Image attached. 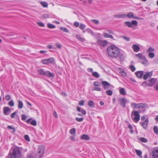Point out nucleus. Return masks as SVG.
Here are the masks:
<instances>
[{"mask_svg": "<svg viewBox=\"0 0 158 158\" xmlns=\"http://www.w3.org/2000/svg\"><path fill=\"white\" fill-rule=\"evenodd\" d=\"M107 52L109 56L112 58H116L120 54L119 48L114 45H112L108 47Z\"/></svg>", "mask_w": 158, "mask_h": 158, "instance_id": "f257e3e1", "label": "nucleus"}, {"mask_svg": "<svg viewBox=\"0 0 158 158\" xmlns=\"http://www.w3.org/2000/svg\"><path fill=\"white\" fill-rule=\"evenodd\" d=\"M21 148L18 147H14L13 152L8 155L9 158H21L22 154L20 151Z\"/></svg>", "mask_w": 158, "mask_h": 158, "instance_id": "f03ea898", "label": "nucleus"}, {"mask_svg": "<svg viewBox=\"0 0 158 158\" xmlns=\"http://www.w3.org/2000/svg\"><path fill=\"white\" fill-rule=\"evenodd\" d=\"M131 117L134 122L137 123L140 119V116L138 111L134 110L131 113Z\"/></svg>", "mask_w": 158, "mask_h": 158, "instance_id": "7ed1b4c3", "label": "nucleus"}, {"mask_svg": "<svg viewBox=\"0 0 158 158\" xmlns=\"http://www.w3.org/2000/svg\"><path fill=\"white\" fill-rule=\"evenodd\" d=\"M45 148L44 146L41 145L39 147L37 152L35 154V158H41L44 155Z\"/></svg>", "mask_w": 158, "mask_h": 158, "instance_id": "20e7f679", "label": "nucleus"}, {"mask_svg": "<svg viewBox=\"0 0 158 158\" xmlns=\"http://www.w3.org/2000/svg\"><path fill=\"white\" fill-rule=\"evenodd\" d=\"M38 73L42 75H46L48 77H54L53 73L49 72L48 71H45L43 69H40L38 70Z\"/></svg>", "mask_w": 158, "mask_h": 158, "instance_id": "39448f33", "label": "nucleus"}, {"mask_svg": "<svg viewBox=\"0 0 158 158\" xmlns=\"http://www.w3.org/2000/svg\"><path fill=\"white\" fill-rule=\"evenodd\" d=\"M124 24L127 27L129 28L133 27V26H137L138 24V23L136 20H134L131 22L126 21L125 22Z\"/></svg>", "mask_w": 158, "mask_h": 158, "instance_id": "423d86ee", "label": "nucleus"}, {"mask_svg": "<svg viewBox=\"0 0 158 158\" xmlns=\"http://www.w3.org/2000/svg\"><path fill=\"white\" fill-rule=\"evenodd\" d=\"M97 43L99 46L105 47L107 45L108 42L106 40H102L100 39L97 40Z\"/></svg>", "mask_w": 158, "mask_h": 158, "instance_id": "0eeeda50", "label": "nucleus"}, {"mask_svg": "<svg viewBox=\"0 0 158 158\" xmlns=\"http://www.w3.org/2000/svg\"><path fill=\"white\" fill-rule=\"evenodd\" d=\"M157 81V79L156 78H152L148 80L149 83L147 84V85L149 87H152L153 86Z\"/></svg>", "mask_w": 158, "mask_h": 158, "instance_id": "6e6552de", "label": "nucleus"}, {"mask_svg": "<svg viewBox=\"0 0 158 158\" xmlns=\"http://www.w3.org/2000/svg\"><path fill=\"white\" fill-rule=\"evenodd\" d=\"M148 118H147L143 122L141 123V122H140V124L143 129H146L148 128Z\"/></svg>", "mask_w": 158, "mask_h": 158, "instance_id": "1a4fd4ad", "label": "nucleus"}, {"mask_svg": "<svg viewBox=\"0 0 158 158\" xmlns=\"http://www.w3.org/2000/svg\"><path fill=\"white\" fill-rule=\"evenodd\" d=\"M54 61V58L51 57L48 59L43 60H42V62L43 64H47L49 63H52Z\"/></svg>", "mask_w": 158, "mask_h": 158, "instance_id": "9d476101", "label": "nucleus"}, {"mask_svg": "<svg viewBox=\"0 0 158 158\" xmlns=\"http://www.w3.org/2000/svg\"><path fill=\"white\" fill-rule=\"evenodd\" d=\"M102 83L103 86V88L105 90L109 89L110 86V84L109 82L106 81H102Z\"/></svg>", "mask_w": 158, "mask_h": 158, "instance_id": "9b49d317", "label": "nucleus"}, {"mask_svg": "<svg viewBox=\"0 0 158 158\" xmlns=\"http://www.w3.org/2000/svg\"><path fill=\"white\" fill-rule=\"evenodd\" d=\"M119 101L120 102V104L123 106V108H125L126 107L125 104L127 102V100L123 98H119Z\"/></svg>", "mask_w": 158, "mask_h": 158, "instance_id": "f8f14e48", "label": "nucleus"}, {"mask_svg": "<svg viewBox=\"0 0 158 158\" xmlns=\"http://www.w3.org/2000/svg\"><path fill=\"white\" fill-rule=\"evenodd\" d=\"M11 110L8 107H4L3 108L4 114L6 115H8L10 113Z\"/></svg>", "mask_w": 158, "mask_h": 158, "instance_id": "ddd939ff", "label": "nucleus"}, {"mask_svg": "<svg viewBox=\"0 0 158 158\" xmlns=\"http://www.w3.org/2000/svg\"><path fill=\"white\" fill-rule=\"evenodd\" d=\"M152 153L153 158H158V149H154Z\"/></svg>", "mask_w": 158, "mask_h": 158, "instance_id": "4468645a", "label": "nucleus"}, {"mask_svg": "<svg viewBox=\"0 0 158 158\" xmlns=\"http://www.w3.org/2000/svg\"><path fill=\"white\" fill-rule=\"evenodd\" d=\"M132 48L135 52H138L140 51L139 47L137 44H133L132 46Z\"/></svg>", "mask_w": 158, "mask_h": 158, "instance_id": "2eb2a0df", "label": "nucleus"}, {"mask_svg": "<svg viewBox=\"0 0 158 158\" xmlns=\"http://www.w3.org/2000/svg\"><path fill=\"white\" fill-rule=\"evenodd\" d=\"M135 74L138 78H141L143 76V71H138L135 73Z\"/></svg>", "mask_w": 158, "mask_h": 158, "instance_id": "dca6fc26", "label": "nucleus"}, {"mask_svg": "<svg viewBox=\"0 0 158 158\" xmlns=\"http://www.w3.org/2000/svg\"><path fill=\"white\" fill-rule=\"evenodd\" d=\"M124 15H125V18H128L129 19H134V17L135 16L133 13L131 12H130L127 13V14H124Z\"/></svg>", "mask_w": 158, "mask_h": 158, "instance_id": "f3484780", "label": "nucleus"}, {"mask_svg": "<svg viewBox=\"0 0 158 158\" xmlns=\"http://www.w3.org/2000/svg\"><path fill=\"white\" fill-rule=\"evenodd\" d=\"M152 75V73L151 72H147L145 73L143 76V78L144 80H146L148 77H150Z\"/></svg>", "mask_w": 158, "mask_h": 158, "instance_id": "a211bd4d", "label": "nucleus"}, {"mask_svg": "<svg viewBox=\"0 0 158 158\" xmlns=\"http://www.w3.org/2000/svg\"><path fill=\"white\" fill-rule=\"evenodd\" d=\"M103 36L105 38H110L112 39H114L113 36L107 33L103 32Z\"/></svg>", "mask_w": 158, "mask_h": 158, "instance_id": "6ab92c4d", "label": "nucleus"}, {"mask_svg": "<svg viewBox=\"0 0 158 158\" xmlns=\"http://www.w3.org/2000/svg\"><path fill=\"white\" fill-rule=\"evenodd\" d=\"M140 61L144 65H147L148 64V61L144 56L143 58H142L141 60H140Z\"/></svg>", "mask_w": 158, "mask_h": 158, "instance_id": "aec40b11", "label": "nucleus"}, {"mask_svg": "<svg viewBox=\"0 0 158 158\" xmlns=\"http://www.w3.org/2000/svg\"><path fill=\"white\" fill-rule=\"evenodd\" d=\"M81 138L82 139L85 140H88L89 139V137L87 135L83 134L82 135L81 137Z\"/></svg>", "mask_w": 158, "mask_h": 158, "instance_id": "412c9836", "label": "nucleus"}, {"mask_svg": "<svg viewBox=\"0 0 158 158\" xmlns=\"http://www.w3.org/2000/svg\"><path fill=\"white\" fill-rule=\"evenodd\" d=\"M124 14H118L115 15H114V17L115 18H125Z\"/></svg>", "mask_w": 158, "mask_h": 158, "instance_id": "4be33fe9", "label": "nucleus"}, {"mask_svg": "<svg viewBox=\"0 0 158 158\" xmlns=\"http://www.w3.org/2000/svg\"><path fill=\"white\" fill-rule=\"evenodd\" d=\"M148 105L146 103H139L138 108H144L147 106Z\"/></svg>", "mask_w": 158, "mask_h": 158, "instance_id": "5701e85b", "label": "nucleus"}, {"mask_svg": "<svg viewBox=\"0 0 158 158\" xmlns=\"http://www.w3.org/2000/svg\"><path fill=\"white\" fill-rule=\"evenodd\" d=\"M126 56V54L125 53H121L119 57L120 60L123 61Z\"/></svg>", "mask_w": 158, "mask_h": 158, "instance_id": "b1692460", "label": "nucleus"}, {"mask_svg": "<svg viewBox=\"0 0 158 158\" xmlns=\"http://www.w3.org/2000/svg\"><path fill=\"white\" fill-rule=\"evenodd\" d=\"M119 92L120 93L123 95H125L126 94L125 89L123 88H121L120 89Z\"/></svg>", "mask_w": 158, "mask_h": 158, "instance_id": "393cba45", "label": "nucleus"}, {"mask_svg": "<svg viewBox=\"0 0 158 158\" xmlns=\"http://www.w3.org/2000/svg\"><path fill=\"white\" fill-rule=\"evenodd\" d=\"M135 56L139 58V61L142 58H144V56L142 54L140 53L136 54Z\"/></svg>", "mask_w": 158, "mask_h": 158, "instance_id": "a878e982", "label": "nucleus"}, {"mask_svg": "<svg viewBox=\"0 0 158 158\" xmlns=\"http://www.w3.org/2000/svg\"><path fill=\"white\" fill-rule=\"evenodd\" d=\"M86 32L89 34H91L92 35H94V33L93 31L89 28L86 29Z\"/></svg>", "mask_w": 158, "mask_h": 158, "instance_id": "bb28decb", "label": "nucleus"}, {"mask_svg": "<svg viewBox=\"0 0 158 158\" xmlns=\"http://www.w3.org/2000/svg\"><path fill=\"white\" fill-rule=\"evenodd\" d=\"M41 5L44 7L45 8L47 7L48 6L47 2H40Z\"/></svg>", "mask_w": 158, "mask_h": 158, "instance_id": "cd10ccee", "label": "nucleus"}, {"mask_svg": "<svg viewBox=\"0 0 158 158\" xmlns=\"http://www.w3.org/2000/svg\"><path fill=\"white\" fill-rule=\"evenodd\" d=\"M131 106H133L132 108L133 109H136L137 108H138L139 103L136 104L134 103H131Z\"/></svg>", "mask_w": 158, "mask_h": 158, "instance_id": "c85d7f7f", "label": "nucleus"}, {"mask_svg": "<svg viewBox=\"0 0 158 158\" xmlns=\"http://www.w3.org/2000/svg\"><path fill=\"white\" fill-rule=\"evenodd\" d=\"M88 105L91 108H93L94 107V102L92 100L88 102Z\"/></svg>", "mask_w": 158, "mask_h": 158, "instance_id": "c756f323", "label": "nucleus"}, {"mask_svg": "<svg viewBox=\"0 0 158 158\" xmlns=\"http://www.w3.org/2000/svg\"><path fill=\"white\" fill-rule=\"evenodd\" d=\"M92 75L95 77L98 78L100 77V75L99 73L96 72H94L92 73Z\"/></svg>", "mask_w": 158, "mask_h": 158, "instance_id": "7c9ffc66", "label": "nucleus"}, {"mask_svg": "<svg viewBox=\"0 0 158 158\" xmlns=\"http://www.w3.org/2000/svg\"><path fill=\"white\" fill-rule=\"evenodd\" d=\"M18 108L19 109H22L23 107V104L22 102L20 100H19L18 101Z\"/></svg>", "mask_w": 158, "mask_h": 158, "instance_id": "2f4dec72", "label": "nucleus"}, {"mask_svg": "<svg viewBox=\"0 0 158 158\" xmlns=\"http://www.w3.org/2000/svg\"><path fill=\"white\" fill-rule=\"evenodd\" d=\"M139 139L142 142L147 143L148 141V140L146 139L143 137L140 138Z\"/></svg>", "mask_w": 158, "mask_h": 158, "instance_id": "473e14b6", "label": "nucleus"}, {"mask_svg": "<svg viewBox=\"0 0 158 158\" xmlns=\"http://www.w3.org/2000/svg\"><path fill=\"white\" fill-rule=\"evenodd\" d=\"M135 152L140 157H141V158H142V156H141L142 152L141 151L136 150L135 151Z\"/></svg>", "mask_w": 158, "mask_h": 158, "instance_id": "72a5a7b5", "label": "nucleus"}, {"mask_svg": "<svg viewBox=\"0 0 158 158\" xmlns=\"http://www.w3.org/2000/svg\"><path fill=\"white\" fill-rule=\"evenodd\" d=\"M60 29L62 31L66 32L68 33L69 32L68 30L66 28L60 27Z\"/></svg>", "mask_w": 158, "mask_h": 158, "instance_id": "f704fd0d", "label": "nucleus"}, {"mask_svg": "<svg viewBox=\"0 0 158 158\" xmlns=\"http://www.w3.org/2000/svg\"><path fill=\"white\" fill-rule=\"evenodd\" d=\"M148 56L150 58L152 59L154 57L155 54L153 52H150L148 53Z\"/></svg>", "mask_w": 158, "mask_h": 158, "instance_id": "c9c22d12", "label": "nucleus"}, {"mask_svg": "<svg viewBox=\"0 0 158 158\" xmlns=\"http://www.w3.org/2000/svg\"><path fill=\"white\" fill-rule=\"evenodd\" d=\"M47 26L48 27L50 28H54L56 27L55 25L51 23H48Z\"/></svg>", "mask_w": 158, "mask_h": 158, "instance_id": "e433bc0d", "label": "nucleus"}, {"mask_svg": "<svg viewBox=\"0 0 158 158\" xmlns=\"http://www.w3.org/2000/svg\"><path fill=\"white\" fill-rule=\"evenodd\" d=\"M76 38L79 40L82 41L83 42L85 41L84 39H83L79 35H77L76 36Z\"/></svg>", "mask_w": 158, "mask_h": 158, "instance_id": "4c0bfd02", "label": "nucleus"}, {"mask_svg": "<svg viewBox=\"0 0 158 158\" xmlns=\"http://www.w3.org/2000/svg\"><path fill=\"white\" fill-rule=\"evenodd\" d=\"M153 131L156 134L158 133V127L157 126H154L153 128Z\"/></svg>", "mask_w": 158, "mask_h": 158, "instance_id": "58836bf2", "label": "nucleus"}, {"mask_svg": "<svg viewBox=\"0 0 158 158\" xmlns=\"http://www.w3.org/2000/svg\"><path fill=\"white\" fill-rule=\"evenodd\" d=\"M106 93L108 95L111 96L113 94V92L111 90H108L106 91Z\"/></svg>", "mask_w": 158, "mask_h": 158, "instance_id": "ea45409f", "label": "nucleus"}, {"mask_svg": "<svg viewBox=\"0 0 158 158\" xmlns=\"http://www.w3.org/2000/svg\"><path fill=\"white\" fill-rule=\"evenodd\" d=\"M91 21L92 22L96 25H98L99 23V21L97 20L93 19Z\"/></svg>", "mask_w": 158, "mask_h": 158, "instance_id": "a19ab883", "label": "nucleus"}, {"mask_svg": "<svg viewBox=\"0 0 158 158\" xmlns=\"http://www.w3.org/2000/svg\"><path fill=\"white\" fill-rule=\"evenodd\" d=\"M76 129L75 128H73L71 129L70 130V133L72 135H73L75 133Z\"/></svg>", "mask_w": 158, "mask_h": 158, "instance_id": "79ce46f5", "label": "nucleus"}, {"mask_svg": "<svg viewBox=\"0 0 158 158\" xmlns=\"http://www.w3.org/2000/svg\"><path fill=\"white\" fill-rule=\"evenodd\" d=\"M128 128L130 129L131 133L132 134L134 132L132 126L130 124L128 126Z\"/></svg>", "mask_w": 158, "mask_h": 158, "instance_id": "37998d69", "label": "nucleus"}, {"mask_svg": "<svg viewBox=\"0 0 158 158\" xmlns=\"http://www.w3.org/2000/svg\"><path fill=\"white\" fill-rule=\"evenodd\" d=\"M130 69H131L132 72H134L135 70V66L133 65H131L130 66Z\"/></svg>", "mask_w": 158, "mask_h": 158, "instance_id": "c03bdc74", "label": "nucleus"}, {"mask_svg": "<svg viewBox=\"0 0 158 158\" xmlns=\"http://www.w3.org/2000/svg\"><path fill=\"white\" fill-rule=\"evenodd\" d=\"M155 50V49L154 48L151 47H150L148 49L147 52H154Z\"/></svg>", "mask_w": 158, "mask_h": 158, "instance_id": "a18cd8bd", "label": "nucleus"}, {"mask_svg": "<svg viewBox=\"0 0 158 158\" xmlns=\"http://www.w3.org/2000/svg\"><path fill=\"white\" fill-rule=\"evenodd\" d=\"M85 25L82 24V23H81L80 24V26H79V28L82 29V30H83L85 28Z\"/></svg>", "mask_w": 158, "mask_h": 158, "instance_id": "49530a36", "label": "nucleus"}, {"mask_svg": "<svg viewBox=\"0 0 158 158\" xmlns=\"http://www.w3.org/2000/svg\"><path fill=\"white\" fill-rule=\"evenodd\" d=\"M7 128L10 129H12L13 132H15V128L12 127L10 126H7Z\"/></svg>", "mask_w": 158, "mask_h": 158, "instance_id": "de8ad7c7", "label": "nucleus"}, {"mask_svg": "<svg viewBox=\"0 0 158 158\" xmlns=\"http://www.w3.org/2000/svg\"><path fill=\"white\" fill-rule=\"evenodd\" d=\"M21 117L22 119L23 120H25L27 118V116L26 115L24 114H23L22 115Z\"/></svg>", "mask_w": 158, "mask_h": 158, "instance_id": "09e8293b", "label": "nucleus"}, {"mask_svg": "<svg viewBox=\"0 0 158 158\" xmlns=\"http://www.w3.org/2000/svg\"><path fill=\"white\" fill-rule=\"evenodd\" d=\"M76 120L78 122H81L83 121V118H79L78 117H76Z\"/></svg>", "mask_w": 158, "mask_h": 158, "instance_id": "8fccbe9b", "label": "nucleus"}, {"mask_svg": "<svg viewBox=\"0 0 158 158\" xmlns=\"http://www.w3.org/2000/svg\"><path fill=\"white\" fill-rule=\"evenodd\" d=\"M94 85L95 86L100 87L101 85V84L98 82H95L94 83Z\"/></svg>", "mask_w": 158, "mask_h": 158, "instance_id": "3c124183", "label": "nucleus"}, {"mask_svg": "<svg viewBox=\"0 0 158 158\" xmlns=\"http://www.w3.org/2000/svg\"><path fill=\"white\" fill-rule=\"evenodd\" d=\"M31 124L33 126H35L37 124V123L35 120H33L31 122Z\"/></svg>", "mask_w": 158, "mask_h": 158, "instance_id": "603ef678", "label": "nucleus"}, {"mask_svg": "<svg viewBox=\"0 0 158 158\" xmlns=\"http://www.w3.org/2000/svg\"><path fill=\"white\" fill-rule=\"evenodd\" d=\"M24 138L27 141H30V139L29 138V137L27 135H24Z\"/></svg>", "mask_w": 158, "mask_h": 158, "instance_id": "864d4df0", "label": "nucleus"}, {"mask_svg": "<svg viewBox=\"0 0 158 158\" xmlns=\"http://www.w3.org/2000/svg\"><path fill=\"white\" fill-rule=\"evenodd\" d=\"M14 103L12 100L10 101L9 102V105L11 106H14Z\"/></svg>", "mask_w": 158, "mask_h": 158, "instance_id": "5fc2aeb1", "label": "nucleus"}, {"mask_svg": "<svg viewBox=\"0 0 158 158\" xmlns=\"http://www.w3.org/2000/svg\"><path fill=\"white\" fill-rule=\"evenodd\" d=\"M37 24L40 27H44V24L42 22H37Z\"/></svg>", "mask_w": 158, "mask_h": 158, "instance_id": "6e6d98bb", "label": "nucleus"}, {"mask_svg": "<svg viewBox=\"0 0 158 158\" xmlns=\"http://www.w3.org/2000/svg\"><path fill=\"white\" fill-rule=\"evenodd\" d=\"M119 73L121 75L123 76H125L127 75L126 73L124 71H121Z\"/></svg>", "mask_w": 158, "mask_h": 158, "instance_id": "4d7b16f0", "label": "nucleus"}, {"mask_svg": "<svg viewBox=\"0 0 158 158\" xmlns=\"http://www.w3.org/2000/svg\"><path fill=\"white\" fill-rule=\"evenodd\" d=\"M56 46L58 48L60 49L61 48L62 45L61 44L58 43H56L55 44Z\"/></svg>", "mask_w": 158, "mask_h": 158, "instance_id": "13d9d810", "label": "nucleus"}, {"mask_svg": "<svg viewBox=\"0 0 158 158\" xmlns=\"http://www.w3.org/2000/svg\"><path fill=\"white\" fill-rule=\"evenodd\" d=\"M84 104V101L83 100L80 101L79 103L80 106H83Z\"/></svg>", "mask_w": 158, "mask_h": 158, "instance_id": "bf43d9fd", "label": "nucleus"}, {"mask_svg": "<svg viewBox=\"0 0 158 158\" xmlns=\"http://www.w3.org/2000/svg\"><path fill=\"white\" fill-rule=\"evenodd\" d=\"M17 112L16 111H15L14 113H12L11 115L10 116L12 118H14L15 115L16 114Z\"/></svg>", "mask_w": 158, "mask_h": 158, "instance_id": "052dcab7", "label": "nucleus"}, {"mask_svg": "<svg viewBox=\"0 0 158 158\" xmlns=\"http://www.w3.org/2000/svg\"><path fill=\"white\" fill-rule=\"evenodd\" d=\"M11 98V97L10 95H7L6 96L5 99L6 100H9Z\"/></svg>", "mask_w": 158, "mask_h": 158, "instance_id": "680f3d73", "label": "nucleus"}, {"mask_svg": "<svg viewBox=\"0 0 158 158\" xmlns=\"http://www.w3.org/2000/svg\"><path fill=\"white\" fill-rule=\"evenodd\" d=\"M44 18H50V15L48 14H44L43 16Z\"/></svg>", "mask_w": 158, "mask_h": 158, "instance_id": "e2e57ef3", "label": "nucleus"}, {"mask_svg": "<svg viewBox=\"0 0 158 158\" xmlns=\"http://www.w3.org/2000/svg\"><path fill=\"white\" fill-rule=\"evenodd\" d=\"M74 25L77 27H79V23L77 21H75L74 23Z\"/></svg>", "mask_w": 158, "mask_h": 158, "instance_id": "0e129e2a", "label": "nucleus"}, {"mask_svg": "<svg viewBox=\"0 0 158 158\" xmlns=\"http://www.w3.org/2000/svg\"><path fill=\"white\" fill-rule=\"evenodd\" d=\"M106 31L108 33H110L112 34H114V33L111 30H109V29H107L106 30Z\"/></svg>", "mask_w": 158, "mask_h": 158, "instance_id": "69168bd1", "label": "nucleus"}, {"mask_svg": "<svg viewBox=\"0 0 158 158\" xmlns=\"http://www.w3.org/2000/svg\"><path fill=\"white\" fill-rule=\"evenodd\" d=\"M134 19H139V20H143V19L142 18H141L138 17H137L135 15V16L134 17Z\"/></svg>", "mask_w": 158, "mask_h": 158, "instance_id": "338daca9", "label": "nucleus"}, {"mask_svg": "<svg viewBox=\"0 0 158 158\" xmlns=\"http://www.w3.org/2000/svg\"><path fill=\"white\" fill-rule=\"evenodd\" d=\"M123 38L127 41H129L130 40V38L127 37L123 36Z\"/></svg>", "mask_w": 158, "mask_h": 158, "instance_id": "774afa93", "label": "nucleus"}]
</instances>
